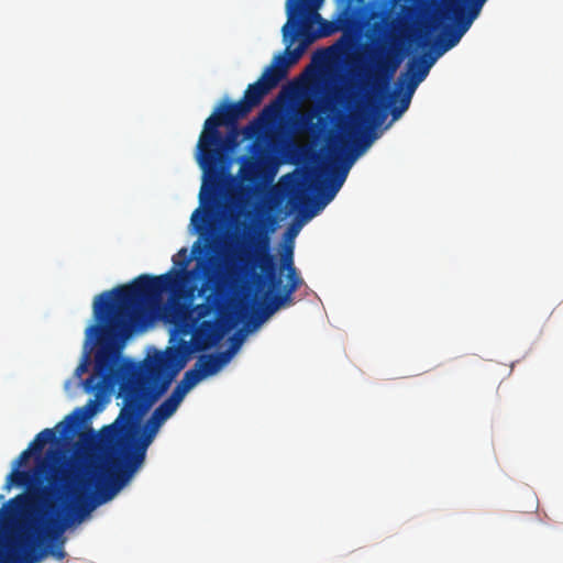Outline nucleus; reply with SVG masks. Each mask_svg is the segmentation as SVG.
<instances>
[{
  "label": "nucleus",
  "instance_id": "nucleus-18",
  "mask_svg": "<svg viewBox=\"0 0 563 563\" xmlns=\"http://www.w3.org/2000/svg\"><path fill=\"white\" fill-rule=\"evenodd\" d=\"M450 9L455 15L456 27L462 32V34H465L467 30L471 27L474 20L471 19L467 14H465L464 7L457 4L455 1H451Z\"/></svg>",
  "mask_w": 563,
  "mask_h": 563
},
{
  "label": "nucleus",
  "instance_id": "nucleus-13",
  "mask_svg": "<svg viewBox=\"0 0 563 563\" xmlns=\"http://www.w3.org/2000/svg\"><path fill=\"white\" fill-rule=\"evenodd\" d=\"M233 347L220 353L200 355L196 367H198L205 377L217 374L232 357Z\"/></svg>",
  "mask_w": 563,
  "mask_h": 563
},
{
  "label": "nucleus",
  "instance_id": "nucleus-6",
  "mask_svg": "<svg viewBox=\"0 0 563 563\" xmlns=\"http://www.w3.org/2000/svg\"><path fill=\"white\" fill-rule=\"evenodd\" d=\"M250 112L242 100L236 102L223 101L205 121L197 144V161L203 170L205 178L200 191L201 202L206 189L211 196H214L218 191L221 180L220 163L225 153L236 146L238 121L245 118Z\"/></svg>",
  "mask_w": 563,
  "mask_h": 563
},
{
  "label": "nucleus",
  "instance_id": "nucleus-10",
  "mask_svg": "<svg viewBox=\"0 0 563 563\" xmlns=\"http://www.w3.org/2000/svg\"><path fill=\"white\" fill-rule=\"evenodd\" d=\"M84 409L78 408L73 413L65 417V419L56 424L55 428H46L38 432L34 440L29 444V450L32 454L42 452L47 443H55L60 438L67 439L75 433V430L82 419Z\"/></svg>",
  "mask_w": 563,
  "mask_h": 563
},
{
  "label": "nucleus",
  "instance_id": "nucleus-20",
  "mask_svg": "<svg viewBox=\"0 0 563 563\" xmlns=\"http://www.w3.org/2000/svg\"><path fill=\"white\" fill-rule=\"evenodd\" d=\"M203 378H205L203 373H201V371L198 367H196V365H195L192 368L188 369L184 374L181 380L184 382L185 385H187L191 389Z\"/></svg>",
  "mask_w": 563,
  "mask_h": 563
},
{
  "label": "nucleus",
  "instance_id": "nucleus-24",
  "mask_svg": "<svg viewBox=\"0 0 563 563\" xmlns=\"http://www.w3.org/2000/svg\"><path fill=\"white\" fill-rule=\"evenodd\" d=\"M146 422L150 423L151 426L156 427L157 429H161L165 420L153 411L151 417L146 420Z\"/></svg>",
  "mask_w": 563,
  "mask_h": 563
},
{
  "label": "nucleus",
  "instance_id": "nucleus-29",
  "mask_svg": "<svg viewBox=\"0 0 563 563\" xmlns=\"http://www.w3.org/2000/svg\"><path fill=\"white\" fill-rule=\"evenodd\" d=\"M89 407H92L95 406V401L90 400L89 404H88Z\"/></svg>",
  "mask_w": 563,
  "mask_h": 563
},
{
  "label": "nucleus",
  "instance_id": "nucleus-11",
  "mask_svg": "<svg viewBox=\"0 0 563 563\" xmlns=\"http://www.w3.org/2000/svg\"><path fill=\"white\" fill-rule=\"evenodd\" d=\"M316 188L318 189V198L314 201L317 209L303 208L301 212L306 219L314 217L317 211L324 208L339 192V189L332 187L328 181L321 183L320 186ZM310 201L309 195L306 191H300L289 198L288 205L291 211H296L299 210L301 206L306 207Z\"/></svg>",
  "mask_w": 563,
  "mask_h": 563
},
{
  "label": "nucleus",
  "instance_id": "nucleus-22",
  "mask_svg": "<svg viewBox=\"0 0 563 563\" xmlns=\"http://www.w3.org/2000/svg\"><path fill=\"white\" fill-rule=\"evenodd\" d=\"M313 113H303L299 117L298 121H297V125L300 128V129H308L310 126H312V119H313Z\"/></svg>",
  "mask_w": 563,
  "mask_h": 563
},
{
  "label": "nucleus",
  "instance_id": "nucleus-19",
  "mask_svg": "<svg viewBox=\"0 0 563 563\" xmlns=\"http://www.w3.org/2000/svg\"><path fill=\"white\" fill-rule=\"evenodd\" d=\"M178 407L179 405L177 402L167 397L157 408H155L154 412L166 421L176 412Z\"/></svg>",
  "mask_w": 563,
  "mask_h": 563
},
{
  "label": "nucleus",
  "instance_id": "nucleus-17",
  "mask_svg": "<svg viewBox=\"0 0 563 563\" xmlns=\"http://www.w3.org/2000/svg\"><path fill=\"white\" fill-rule=\"evenodd\" d=\"M34 474L32 471H20L14 467V470L8 475L7 478V488L12 485L23 487L29 486L33 483Z\"/></svg>",
  "mask_w": 563,
  "mask_h": 563
},
{
  "label": "nucleus",
  "instance_id": "nucleus-23",
  "mask_svg": "<svg viewBox=\"0 0 563 563\" xmlns=\"http://www.w3.org/2000/svg\"><path fill=\"white\" fill-rule=\"evenodd\" d=\"M31 454H32V452L29 449L22 451L20 453V455L18 456V459L15 460V463H14L15 467L19 468V467L23 466L30 459Z\"/></svg>",
  "mask_w": 563,
  "mask_h": 563
},
{
  "label": "nucleus",
  "instance_id": "nucleus-9",
  "mask_svg": "<svg viewBox=\"0 0 563 563\" xmlns=\"http://www.w3.org/2000/svg\"><path fill=\"white\" fill-rule=\"evenodd\" d=\"M118 355L110 347H102L96 352L93 373L82 382L87 393L102 390L112 385L119 377L117 367Z\"/></svg>",
  "mask_w": 563,
  "mask_h": 563
},
{
  "label": "nucleus",
  "instance_id": "nucleus-28",
  "mask_svg": "<svg viewBox=\"0 0 563 563\" xmlns=\"http://www.w3.org/2000/svg\"><path fill=\"white\" fill-rule=\"evenodd\" d=\"M195 288H190L187 292V298L192 299L194 298Z\"/></svg>",
  "mask_w": 563,
  "mask_h": 563
},
{
  "label": "nucleus",
  "instance_id": "nucleus-3",
  "mask_svg": "<svg viewBox=\"0 0 563 563\" xmlns=\"http://www.w3.org/2000/svg\"><path fill=\"white\" fill-rule=\"evenodd\" d=\"M324 0H286L287 22L282 27L283 40L287 43L285 53L274 57L257 81L247 86L241 99L250 111L260 106L264 97L274 89L287 75L290 65L298 62L306 46L301 43L290 51V46L299 36L309 37V30L314 21H320L321 35L334 32L332 24L322 20L318 9Z\"/></svg>",
  "mask_w": 563,
  "mask_h": 563
},
{
  "label": "nucleus",
  "instance_id": "nucleus-15",
  "mask_svg": "<svg viewBox=\"0 0 563 563\" xmlns=\"http://www.w3.org/2000/svg\"><path fill=\"white\" fill-rule=\"evenodd\" d=\"M354 159H355V156H353L351 159H347L346 162H344V164L342 166L332 167L327 181L330 185H332V187H335L336 189L340 190L347 177L349 170H350Z\"/></svg>",
  "mask_w": 563,
  "mask_h": 563
},
{
  "label": "nucleus",
  "instance_id": "nucleus-5",
  "mask_svg": "<svg viewBox=\"0 0 563 563\" xmlns=\"http://www.w3.org/2000/svg\"><path fill=\"white\" fill-rule=\"evenodd\" d=\"M254 252L245 261V273L251 274L257 288L268 285L262 303L261 320L277 310L294 303L292 295L303 284L294 263L292 246H286L280 254L279 273L286 272L287 283L282 288V278L277 275L276 256L271 253L268 231L258 232L253 242Z\"/></svg>",
  "mask_w": 563,
  "mask_h": 563
},
{
  "label": "nucleus",
  "instance_id": "nucleus-21",
  "mask_svg": "<svg viewBox=\"0 0 563 563\" xmlns=\"http://www.w3.org/2000/svg\"><path fill=\"white\" fill-rule=\"evenodd\" d=\"M189 390L190 388L180 380L168 397L180 405Z\"/></svg>",
  "mask_w": 563,
  "mask_h": 563
},
{
  "label": "nucleus",
  "instance_id": "nucleus-30",
  "mask_svg": "<svg viewBox=\"0 0 563 563\" xmlns=\"http://www.w3.org/2000/svg\"><path fill=\"white\" fill-rule=\"evenodd\" d=\"M199 212V209L195 210V213L192 214V219L195 218L196 213Z\"/></svg>",
  "mask_w": 563,
  "mask_h": 563
},
{
  "label": "nucleus",
  "instance_id": "nucleus-7",
  "mask_svg": "<svg viewBox=\"0 0 563 563\" xmlns=\"http://www.w3.org/2000/svg\"><path fill=\"white\" fill-rule=\"evenodd\" d=\"M67 521L49 518L47 537L51 541L48 548H37L38 542L32 536L21 537L14 544L8 547L0 558V563H40L46 555H52L58 561L66 556L64 541L60 534L67 527Z\"/></svg>",
  "mask_w": 563,
  "mask_h": 563
},
{
  "label": "nucleus",
  "instance_id": "nucleus-4",
  "mask_svg": "<svg viewBox=\"0 0 563 563\" xmlns=\"http://www.w3.org/2000/svg\"><path fill=\"white\" fill-rule=\"evenodd\" d=\"M398 54L388 51L384 56L379 57L371 74L372 88L374 95L366 98L363 107L351 117V122L347 126L346 134L353 140L355 150L362 153L369 146L372 142L371 134L378 128L386 119V109L390 107V114L393 121L398 120L409 108L415 89L405 87V90L394 92L388 96V102H382L378 97H382L389 86V82L395 75L400 64Z\"/></svg>",
  "mask_w": 563,
  "mask_h": 563
},
{
  "label": "nucleus",
  "instance_id": "nucleus-16",
  "mask_svg": "<svg viewBox=\"0 0 563 563\" xmlns=\"http://www.w3.org/2000/svg\"><path fill=\"white\" fill-rule=\"evenodd\" d=\"M463 35L464 34H462L457 27L448 29L445 32V37L441 38L437 45V55L441 56L449 49L453 48L459 44Z\"/></svg>",
  "mask_w": 563,
  "mask_h": 563
},
{
  "label": "nucleus",
  "instance_id": "nucleus-12",
  "mask_svg": "<svg viewBox=\"0 0 563 563\" xmlns=\"http://www.w3.org/2000/svg\"><path fill=\"white\" fill-rule=\"evenodd\" d=\"M439 56L427 57L422 56L419 58H413L407 65V71L402 73L398 78V87L401 89L405 85L411 89H417L418 86L426 79L428 76L430 68L435 63Z\"/></svg>",
  "mask_w": 563,
  "mask_h": 563
},
{
  "label": "nucleus",
  "instance_id": "nucleus-1",
  "mask_svg": "<svg viewBox=\"0 0 563 563\" xmlns=\"http://www.w3.org/2000/svg\"><path fill=\"white\" fill-rule=\"evenodd\" d=\"M189 353L187 345L158 354L145 364L126 363L125 379L119 396L123 406L115 421L108 428L123 461L89 466L85 474L65 467L66 456L51 449L41 468L51 471L52 482L59 484L71 498V510L81 521L96 506L111 500L132 478L145 461L147 448L159 429L145 422L143 417L168 390L174 376L180 371Z\"/></svg>",
  "mask_w": 563,
  "mask_h": 563
},
{
  "label": "nucleus",
  "instance_id": "nucleus-8",
  "mask_svg": "<svg viewBox=\"0 0 563 563\" xmlns=\"http://www.w3.org/2000/svg\"><path fill=\"white\" fill-rule=\"evenodd\" d=\"M196 266L203 274V282L198 289V296H205V301L195 306L191 313L195 320H201L220 307L228 287L235 282L238 274L229 265L224 271L220 269L219 265L213 266L212 260L198 261Z\"/></svg>",
  "mask_w": 563,
  "mask_h": 563
},
{
  "label": "nucleus",
  "instance_id": "nucleus-26",
  "mask_svg": "<svg viewBox=\"0 0 563 563\" xmlns=\"http://www.w3.org/2000/svg\"><path fill=\"white\" fill-rule=\"evenodd\" d=\"M85 372H87V362H86V360L77 366L75 373H76V375L80 376Z\"/></svg>",
  "mask_w": 563,
  "mask_h": 563
},
{
  "label": "nucleus",
  "instance_id": "nucleus-25",
  "mask_svg": "<svg viewBox=\"0 0 563 563\" xmlns=\"http://www.w3.org/2000/svg\"><path fill=\"white\" fill-rule=\"evenodd\" d=\"M470 4V8H468V12L466 13L471 19L475 20L477 18V15L479 14L481 12V9L472 5L471 3Z\"/></svg>",
  "mask_w": 563,
  "mask_h": 563
},
{
  "label": "nucleus",
  "instance_id": "nucleus-27",
  "mask_svg": "<svg viewBox=\"0 0 563 563\" xmlns=\"http://www.w3.org/2000/svg\"><path fill=\"white\" fill-rule=\"evenodd\" d=\"M24 499H25L24 495H20L18 497L11 499L10 503H21V501H24Z\"/></svg>",
  "mask_w": 563,
  "mask_h": 563
},
{
  "label": "nucleus",
  "instance_id": "nucleus-31",
  "mask_svg": "<svg viewBox=\"0 0 563 563\" xmlns=\"http://www.w3.org/2000/svg\"><path fill=\"white\" fill-rule=\"evenodd\" d=\"M289 231H294V234H297V230H294L292 228Z\"/></svg>",
  "mask_w": 563,
  "mask_h": 563
},
{
  "label": "nucleus",
  "instance_id": "nucleus-14",
  "mask_svg": "<svg viewBox=\"0 0 563 563\" xmlns=\"http://www.w3.org/2000/svg\"><path fill=\"white\" fill-rule=\"evenodd\" d=\"M197 338L202 342L200 349H206L216 344L221 338L217 323L210 320L202 321L197 331Z\"/></svg>",
  "mask_w": 563,
  "mask_h": 563
},
{
  "label": "nucleus",
  "instance_id": "nucleus-32",
  "mask_svg": "<svg viewBox=\"0 0 563 563\" xmlns=\"http://www.w3.org/2000/svg\"><path fill=\"white\" fill-rule=\"evenodd\" d=\"M2 512H3V507L0 509V516L2 515Z\"/></svg>",
  "mask_w": 563,
  "mask_h": 563
},
{
  "label": "nucleus",
  "instance_id": "nucleus-2",
  "mask_svg": "<svg viewBox=\"0 0 563 563\" xmlns=\"http://www.w3.org/2000/svg\"><path fill=\"white\" fill-rule=\"evenodd\" d=\"M173 263L178 271L158 276L143 274L130 284L96 296L93 316L97 323L87 328V339L128 338L134 328L144 324L148 314L161 305L163 295L180 287L190 263L186 247L173 256Z\"/></svg>",
  "mask_w": 563,
  "mask_h": 563
}]
</instances>
